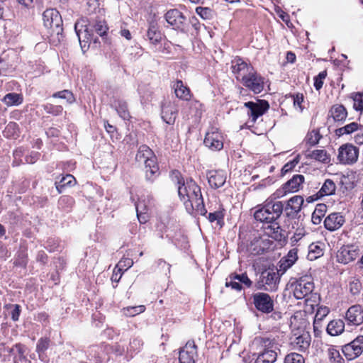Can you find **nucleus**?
Instances as JSON below:
<instances>
[{"instance_id": "nucleus-58", "label": "nucleus", "mask_w": 363, "mask_h": 363, "mask_svg": "<svg viewBox=\"0 0 363 363\" xmlns=\"http://www.w3.org/2000/svg\"><path fill=\"white\" fill-rule=\"evenodd\" d=\"M223 218V214L221 211H215L208 214V220L210 222L217 220L219 223Z\"/></svg>"}, {"instance_id": "nucleus-44", "label": "nucleus", "mask_w": 363, "mask_h": 363, "mask_svg": "<svg viewBox=\"0 0 363 363\" xmlns=\"http://www.w3.org/2000/svg\"><path fill=\"white\" fill-rule=\"evenodd\" d=\"M284 363H305V359L301 354L292 352L285 357Z\"/></svg>"}, {"instance_id": "nucleus-12", "label": "nucleus", "mask_w": 363, "mask_h": 363, "mask_svg": "<svg viewBox=\"0 0 363 363\" xmlns=\"http://www.w3.org/2000/svg\"><path fill=\"white\" fill-rule=\"evenodd\" d=\"M241 83L255 94L262 92L264 86V78L255 69H252Z\"/></svg>"}, {"instance_id": "nucleus-64", "label": "nucleus", "mask_w": 363, "mask_h": 363, "mask_svg": "<svg viewBox=\"0 0 363 363\" xmlns=\"http://www.w3.org/2000/svg\"><path fill=\"white\" fill-rule=\"evenodd\" d=\"M303 101V96L301 94H296V96L294 99V106H299L301 110H302V108H301V105Z\"/></svg>"}, {"instance_id": "nucleus-16", "label": "nucleus", "mask_w": 363, "mask_h": 363, "mask_svg": "<svg viewBox=\"0 0 363 363\" xmlns=\"http://www.w3.org/2000/svg\"><path fill=\"white\" fill-rule=\"evenodd\" d=\"M231 69L237 80L242 82L254 68L242 59L238 58L232 61Z\"/></svg>"}, {"instance_id": "nucleus-1", "label": "nucleus", "mask_w": 363, "mask_h": 363, "mask_svg": "<svg viewBox=\"0 0 363 363\" xmlns=\"http://www.w3.org/2000/svg\"><path fill=\"white\" fill-rule=\"evenodd\" d=\"M172 179L177 185L178 194L184 202L188 213L205 216L207 213L204 206L201 188L192 179L186 181L178 171H173Z\"/></svg>"}, {"instance_id": "nucleus-8", "label": "nucleus", "mask_w": 363, "mask_h": 363, "mask_svg": "<svg viewBox=\"0 0 363 363\" xmlns=\"http://www.w3.org/2000/svg\"><path fill=\"white\" fill-rule=\"evenodd\" d=\"M359 149L352 144H345L338 149L337 160L343 164H352L357 161Z\"/></svg>"}, {"instance_id": "nucleus-18", "label": "nucleus", "mask_w": 363, "mask_h": 363, "mask_svg": "<svg viewBox=\"0 0 363 363\" xmlns=\"http://www.w3.org/2000/svg\"><path fill=\"white\" fill-rule=\"evenodd\" d=\"M197 357V347L194 341H189L183 347L179 356L180 363H195Z\"/></svg>"}, {"instance_id": "nucleus-37", "label": "nucleus", "mask_w": 363, "mask_h": 363, "mask_svg": "<svg viewBox=\"0 0 363 363\" xmlns=\"http://www.w3.org/2000/svg\"><path fill=\"white\" fill-rule=\"evenodd\" d=\"M145 310V307L143 305L137 306H128L123 309V313L126 316L133 317L143 313Z\"/></svg>"}, {"instance_id": "nucleus-59", "label": "nucleus", "mask_w": 363, "mask_h": 363, "mask_svg": "<svg viewBox=\"0 0 363 363\" xmlns=\"http://www.w3.org/2000/svg\"><path fill=\"white\" fill-rule=\"evenodd\" d=\"M40 157V154L38 152H32L29 156H26V161L27 163L33 164L35 163Z\"/></svg>"}, {"instance_id": "nucleus-53", "label": "nucleus", "mask_w": 363, "mask_h": 363, "mask_svg": "<svg viewBox=\"0 0 363 363\" xmlns=\"http://www.w3.org/2000/svg\"><path fill=\"white\" fill-rule=\"evenodd\" d=\"M326 76V71H323L320 72L318 75L314 78V86L316 90L318 91L322 88L323 85V80L325 79Z\"/></svg>"}, {"instance_id": "nucleus-6", "label": "nucleus", "mask_w": 363, "mask_h": 363, "mask_svg": "<svg viewBox=\"0 0 363 363\" xmlns=\"http://www.w3.org/2000/svg\"><path fill=\"white\" fill-rule=\"evenodd\" d=\"M293 294L296 299H302L314 289V284L311 277L305 276L291 283Z\"/></svg>"}, {"instance_id": "nucleus-61", "label": "nucleus", "mask_w": 363, "mask_h": 363, "mask_svg": "<svg viewBox=\"0 0 363 363\" xmlns=\"http://www.w3.org/2000/svg\"><path fill=\"white\" fill-rule=\"evenodd\" d=\"M47 259H48V256L44 251L42 250V251L38 252L37 257H36V259L38 262H40L44 264L46 262Z\"/></svg>"}, {"instance_id": "nucleus-39", "label": "nucleus", "mask_w": 363, "mask_h": 363, "mask_svg": "<svg viewBox=\"0 0 363 363\" xmlns=\"http://www.w3.org/2000/svg\"><path fill=\"white\" fill-rule=\"evenodd\" d=\"M75 178L71 174H67L65 177H62L60 180V183L57 184V189L59 193L62 192V188L66 186H72L75 183Z\"/></svg>"}, {"instance_id": "nucleus-4", "label": "nucleus", "mask_w": 363, "mask_h": 363, "mask_svg": "<svg viewBox=\"0 0 363 363\" xmlns=\"http://www.w3.org/2000/svg\"><path fill=\"white\" fill-rule=\"evenodd\" d=\"M43 21L50 35L62 34V20L58 11L55 9L45 10L43 13Z\"/></svg>"}, {"instance_id": "nucleus-22", "label": "nucleus", "mask_w": 363, "mask_h": 363, "mask_svg": "<svg viewBox=\"0 0 363 363\" xmlns=\"http://www.w3.org/2000/svg\"><path fill=\"white\" fill-rule=\"evenodd\" d=\"M178 113L177 106L170 101L164 104L162 106L161 116L163 121L167 124H173Z\"/></svg>"}, {"instance_id": "nucleus-2", "label": "nucleus", "mask_w": 363, "mask_h": 363, "mask_svg": "<svg viewBox=\"0 0 363 363\" xmlns=\"http://www.w3.org/2000/svg\"><path fill=\"white\" fill-rule=\"evenodd\" d=\"M284 205L281 201H267L265 204L255 212V218L260 222L270 223L281 215Z\"/></svg>"}, {"instance_id": "nucleus-42", "label": "nucleus", "mask_w": 363, "mask_h": 363, "mask_svg": "<svg viewBox=\"0 0 363 363\" xmlns=\"http://www.w3.org/2000/svg\"><path fill=\"white\" fill-rule=\"evenodd\" d=\"M5 308L11 315L12 320L17 321L21 313L20 306L18 304H9L6 305Z\"/></svg>"}, {"instance_id": "nucleus-51", "label": "nucleus", "mask_w": 363, "mask_h": 363, "mask_svg": "<svg viewBox=\"0 0 363 363\" xmlns=\"http://www.w3.org/2000/svg\"><path fill=\"white\" fill-rule=\"evenodd\" d=\"M133 264V261L130 258H124L119 261L118 264L116 265V268H118V271L120 272L123 270L126 271L128 269L131 267Z\"/></svg>"}, {"instance_id": "nucleus-20", "label": "nucleus", "mask_w": 363, "mask_h": 363, "mask_svg": "<svg viewBox=\"0 0 363 363\" xmlns=\"http://www.w3.org/2000/svg\"><path fill=\"white\" fill-rule=\"evenodd\" d=\"M311 335L308 332L301 331L299 334L295 333L291 337V344L295 350L301 352L306 351L310 346Z\"/></svg>"}, {"instance_id": "nucleus-35", "label": "nucleus", "mask_w": 363, "mask_h": 363, "mask_svg": "<svg viewBox=\"0 0 363 363\" xmlns=\"http://www.w3.org/2000/svg\"><path fill=\"white\" fill-rule=\"evenodd\" d=\"M308 157L317 161L328 163L330 157L325 150H315L308 154Z\"/></svg>"}, {"instance_id": "nucleus-41", "label": "nucleus", "mask_w": 363, "mask_h": 363, "mask_svg": "<svg viewBox=\"0 0 363 363\" xmlns=\"http://www.w3.org/2000/svg\"><path fill=\"white\" fill-rule=\"evenodd\" d=\"M264 243V240L261 238L255 239L253 242H252L250 251L253 254H262L264 251L265 246H262V244Z\"/></svg>"}, {"instance_id": "nucleus-25", "label": "nucleus", "mask_w": 363, "mask_h": 363, "mask_svg": "<svg viewBox=\"0 0 363 363\" xmlns=\"http://www.w3.org/2000/svg\"><path fill=\"white\" fill-rule=\"evenodd\" d=\"M304 202L301 196H294L291 197L287 202L285 211L287 215L291 216L298 213L301 210Z\"/></svg>"}, {"instance_id": "nucleus-21", "label": "nucleus", "mask_w": 363, "mask_h": 363, "mask_svg": "<svg viewBox=\"0 0 363 363\" xmlns=\"http://www.w3.org/2000/svg\"><path fill=\"white\" fill-rule=\"evenodd\" d=\"M167 22L172 26L174 28L183 30L186 18L182 12L177 9H171L165 14Z\"/></svg>"}, {"instance_id": "nucleus-38", "label": "nucleus", "mask_w": 363, "mask_h": 363, "mask_svg": "<svg viewBox=\"0 0 363 363\" xmlns=\"http://www.w3.org/2000/svg\"><path fill=\"white\" fill-rule=\"evenodd\" d=\"M4 101L8 106L18 105L21 104L22 98L18 94L9 93L4 97Z\"/></svg>"}, {"instance_id": "nucleus-27", "label": "nucleus", "mask_w": 363, "mask_h": 363, "mask_svg": "<svg viewBox=\"0 0 363 363\" xmlns=\"http://www.w3.org/2000/svg\"><path fill=\"white\" fill-rule=\"evenodd\" d=\"M265 233L276 240L281 241L285 238V231L282 230L278 223L272 222L265 228Z\"/></svg>"}, {"instance_id": "nucleus-32", "label": "nucleus", "mask_w": 363, "mask_h": 363, "mask_svg": "<svg viewBox=\"0 0 363 363\" xmlns=\"http://www.w3.org/2000/svg\"><path fill=\"white\" fill-rule=\"evenodd\" d=\"M147 35L149 40L155 45L159 43L162 39V34L154 23H150Z\"/></svg>"}, {"instance_id": "nucleus-26", "label": "nucleus", "mask_w": 363, "mask_h": 363, "mask_svg": "<svg viewBox=\"0 0 363 363\" xmlns=\"http://www.w3.org/2000/svg\"><path fill=\"white\" fill-rule=\"evenodd\" d=\"M176 96L184 101H189L191 93L189 87L185 86L182 80H177L172 86Z\"/></svg>"}, {"instance_id": "nucleus-57", "label": "nucleus", "mask_w": 363, "mask_h": 363, "mask_svg": "<svg viewBox=\"0 0 363 363\" xmlns=\"http://www.w3.org/2000/svg\"><path fill=\"white\" fill-rule=\"evenodd\" d=\"M157 265L163 271L164 274L168 275L170 274L171 265L164 260L162 259H159L157 261Z\"/></svg>"}, {"instance_id": "nucleus-30", "label": "nucleus", "mask_w": 363, "mask_h": 363, "mask_svg": "<svg viewBox=\"0 0 363 363\" xmlns=\"http://www.w3.org/2000/svg\"><path fill=\"white\" fill-rule=\"evenodd\" d=\"M345 330V323L342 320H333L327 326V332L332 336H336L341 333Z\"/></svg>"}, {"instance_id": "nucleus-34", "label": "nucleus", "mask_w": 363, "mask_h": 363, "mask_svg": "<svg viewBox=\"0 0 363 363\" xmlns=\"http://www.w3.org/2000/svg\"><path fill=\"white\" fill-rule=\"evenodd\" d=\"M336 185L332 179H326L318 191L320 196H330L335 193Z\"/></svg>"}, {"instance_id": "nucleus-10", "label": "nucleus", "mask_w": 363, "mask_h": 363, "mask_svg": "<svg viewBox=\"0 0 363 363\" xmlns=\"http://www.w3.org/2000/svg\"><path fill=\"white\" fill-rule=\"evenodd\" d=\"M253 304L256 309L264 313H269L274 309V301L266 293L258 292L252 295Z\"/></svg>"}, {"instance_id": "nucleus-14", "label": "nucleus", "mask_w": 363, "mask_h": 363, "mask_svg": "<svg viewBox=\"0 0 363 363\" xmlns=\"http://www.w3.org/2000/svg\"><path fill=\"white\" fill-rule=\"evenodd\" d=\"M84 26L80 24V22H77L74 25V29L78 36L81 48L83 52H85L89 48L91 41L96 43V39L94 38L91 30L85 26V28L82 30L79 27L82 28Z\"/></svg>"}, {"instance_id": "nucleus-49", "label": "nucleus", "mask_w": 363, "mask_h": 363, "mask_svg": "<svg viewBox=\"0 0 363 363\" xmlns=\"http://www.w3.org/2000/svg\"><path fill=\"white\" fill-rule=\"evenodd\" d=\"M362 284L359 280L355 277H352L350 281V291L353 295H356L360 292Z\"/></svg>"}, {"instance_id": "nucleus-47", "label": "nucleus", "mask_w": 363, "mask_h": 363, "mask_svg": "<svg viewBox=\"0 0 363 363\" xmlns=\"http://www.w3.org/2000/svg\"><path fill=\"white\" fill-rule=\"evenodd\" d=\"M321 136L318 130H312L306 135V140L311 145H315L318 143Z\"/></svg>"}, {"instance_id": "nucleus-50", "label": "nucleus", "mask_w": 363, "mask_h": 363, "mask_svg": "<svg viewBox=\"0 0 363 363\" xmlns=\"http://www.w3.org/2000/svg\"><path fill=\"white\" fill-rule=\"evenodd\" d=\"M231 279L238 280L240 283L245 284L247 287H250L252 286V281L248 278L245 273L242 274H232L230 276Z\"/></svg>"}, {"instance_id": "nucleus-15", "label": "nucleus", "mask_w": 363, "mask_h": 363, "mask_svg": "<svg viewBox=\"0 0 363 363\" xmlns=\"http://www.w3.org/2000/svg\"><path fill=\"white\" fill-rule=\"evenodd\" d=\"M305 178L301 174H295L293 177L286 182L281 187L277 190V196H283L289 193L297 192L301 187Z\"/></svg>"}, {"instance_id": "nucleus-52", "label": "nucleus", "mask_w": 363, "mask_h": 363, "mask_svg": "<svg viewBox=\"0 0 363 363\" xmlns=\"http://www.w3.org/2000/svg\"><path fill=\"white\" fill-rule=\"evenodd\" d=\"M299 162L298 157H296L294 160L288 162L286 164L284 165V167L281 168V174L285 175L290 171H291Z\"/></svg>"}, {"instance_id": "nucleus-31", "label": "nucleus", "mask_w": 363, "mask_h": 363, "mask_svg": "<svg viewBox=\"0 0 363 363\" xmlns=\"http://www.w3.org/2000/svg\"><path fill=\"white\" fill-rule=\"evenodd\" d=\"M112 106L122 118L126 120L130 118L126 101L123 99H117L113 101Z\"/></svg>"}, {"instance_id": "nucleus-48", "label": "nucleus", "mask_w": 363, "mask_h": 363, "mask_svg": "<svg viewBox=\"0 0 363 363\" xmlns=\"http://www.w3.org/2000/svg\"><path fill=\"white\" fill-rule=\"evenodd\" d=\"M322 255V249L318 245L313 243L309 246L308 257L311 259H316Z\"/></svg>"}, {"instance_id": "nucleus-40", "label": "nucleus", "mask_w": 363, "mask_h": 363, "mask_svg": "<svg viewBox=\"0 0 363 363\" xmlns=\"http://www.w3.org/2000/svg\"><path fill=\"white\" fill-rule=\"evenodd\" d=\"M52 97L65 99L69 104H72L74 101L73 94L67 89L54 93Z\"/></svg>"}, {"instance_id": "nucleus-5", "label": "nucleus", "mask_w": 363, "mask_h": 363, "mask_svg": "<svg viewBox=\"0 0 363 363\" xmlns=\"http://www.w3.org/2000/svg\"><path fill=\"white\" fill-rule=\"evenodd\" d=\"M247 108V114L249 116L248 123L254 124L257 119L264 115L269 108L268 101L257 99L255 101H248L244 104Z\"/></svg>"}, {"instance_id": "nucleus-17", "label": "nucleus", "mask_w": 363, "mask_h": 363, "mask_svg": "<svg viewBox=\"0 0 363 363\" xmlns=\"http://www.w3.org/2000/svg\"><path fill=\"white\" fill-rule=\"evenodd\" d=\"M345 318L349 325H360L363 323V307L359 304L350 306L346 311Z\"/></svg>"}, {"instance_id": "nucleus-24", "label": "nucleus", "mask_w": 363, "mask_h": 363, "mask_svg": "<svg viewBox=\"0 0 363 363\" xmlns=\"http://www.w3.org/2000/svg\"><path fill=\"white\" fill-rule=\"evenodd\" d=\"M208 176L210 186L215 189L223 186L226 182V174L221 170L211 171Z\"/></svg>"}, {"instance_id": "nucleus-54", "label": "nucleus", "mask_w": 363, "mask_h": 363, "mask_svg": "<svg viewBox=\"0 0 363 363\" xmlns=\"http://www.w3.org/2000/svg\"><path fill=\"white\" fill-rule=\"evenodd\" d=\"M141 203H138L135 205V208L137 211V216L138 218L141 223H145L147 220L148 216L147 214V212H143L142 210H140L141 208Z\"/></svg>"}, {"instance_id": "nucleus-7", "label": "nucleus", "mask_w": 363, "mask_h": 363, "mask_svg": "<svg viewBox=\"0 0 363 363\" xmlns=\"http://www.w3.org/2000/svg\"><path fill=\"white\" fill-rule=\"evenodd\" d=\"M279 280L278 272L274 270H264L262 272L256 287L260 290L275 291L277 289Z\"/></svg>"}, {"instance_id": "nucleus-63", "label": "nucleus", "mask_w": 363, "mask_h": 363, "mask_svg": "<svg viewBox=\"0 0 363 363\" xmlns=\"http://www.w3.org/2000/svg\"><path fill=\"white\" fill-rule=\"evenodd\" d=\"M232 279L230 281H227L225 285L226 286H231L232 289H235L237 291H240L242 289L241 284L239 282L234 281Z\"/></svg>"}, {"instance_id": "nucleus-60", "label": "nucleus", "mask_w": 363, "mask_h": 363, "mask_svg": "<svg viewBox=\"0 0 363 363\" xmlns=\"http://www.w3.org/2000/svg\"><path fill=\"white\" fill-rule=\"evenodd\" d=\"M321 216H322V215L318 213V209H315L312 214V217H311L312 222L315 225L319 224L322 220Z\"/></svg>"}, {"instance_id": "nucleus-55", "label": "nucleus", "mask_w": 363, "mask_h": 363, "mask_svg": "<svg viewBox=\"0 0 363 363\" xmlns=\"http://www.w3.org/2000/svg\"><path fill=\"white\" fill-rule=\"evenodd\" d=\"M196 13L203 19H208L211 17V10L207 7H197Z\"/></svg>"}, {"instance_id": "nucleus-19", "label": "nucleus", "mask_w": 363, "mask_h": 363, "mask_svg": "<svg viewBox=\"0 0 363 363\" xmlns=\"http://www.w3.org/2000/svg\"><path fill=\"white\" fill-rule=\"evenodd\" d=\"M359 255L354 246H343L337 252L336 259L340 263L346 264L354 260Z\"/></svg>"}, {"instance_id": "nucleus-29", "label": "nucleus", "mask_w": 363, "mask_h": 363, "mask_svg": "<svg viewBox=\"0 0 363 363\" xmlns=\"http://www.w3.org/2000/svg\"><path fill=\"white\" fill-rule=\"evenodd\" d=\"M297 259V252L296 249L291 250L287 255L280 260V271L286 272L290 268Z\"/></svg>"}, {"instance_id": "nucleus-62", "label": "nucleus", "mask_w": 363, "mask_h": 363, "mask_svg": "<svg viewBox=\"0 0 363 363\" xmlns=\"http://www.w3.org/2000/svg\"><path fill=\"white\" fill-rule=\"evenodd\" d=\"M49 113H53V114H55V115H58L60 114V113H62V107L61 106H52V105H50V108L49 110L48 111Z\"/></svg>"}, {"instance_id": "nucleus-13", "label": "nucleus", "mask_w": 363, "mask_h": 363, "mask_svg": "<svg viewBox=\"0 0 363 363\" xmlns=\"http://www.w3.org/2000/svg\"><path fill=\"white\" fill-rule=\"evenodd\" d=\"M342 351L348 360L358 357L363 352V336L359 335L350 343L344 345Z\"/></svg>"}, {"instance_id": "nucleus-9", "label": "nucleus", "mask_w": 363, "mask_h": 363, "mask_svg": "<svg viewBox=\"0 0 363 363\" xmlns=\"http://www.w3.org/2000/svg\"><path fill=\"white\" fill-rule=\"evenodd\" d=\"M257 341L264 350L259 354L257 358H262V360L265 359L268 362H275L277 358V350H278L277 344L269 338H259Z\"/></svg>"}, {"instance_id": "nucleus-28", "label": "nucleus", "mask_w": 363, "mask_h": 363, "mask_svg": "<svg viewBox=\"0 0 363 363\" xmlns=\"http://www.w3.org/2000/svg\"><path fill=\"white\" fill-rule=\"evenodd\" d=\"M330 115L335 122H343L347 116V112L342 105L335 104L331 107Z\"/></svg>"}, {"instance_id": "nucleus-46", "label": "nucleus", "mask_w": 363, "mask_h": 363, "mask_svg": "<svg viewBox=\"0 0 363 363\" xmlns=\"http://www.w3.org/2000/svg\"><path fill=\"white\" fill-rule=\"evenodd\" d=\"M94 31L100 36L104 37L108 30V27L104 21H98L92 26Z\"/></svg>"}, {"instance_id": "nucleus-45", "label": "nucleus", "mask_w": 363, "mask_h": 363, "mask_svg": "<svg viewBox=\"0 0 363 363\" xmlns=\"http://www.w3.org/2000/svg\"><path fill=\"white\" fill-rule=\"evenodd\" d=\"M353 107L356 111H363V93H354L352 94Z\"/></svg>"}, {"instance_id": "nucleus-56", "label": "nucleus", "mask_w": 363, "mask_h": 363, "mask_svg": "<svg viewBox=\"0 0 363 363\" xmlns=\"http://www.w3.org/2000/svg\"><path fill=\"white\" fill-rule=\"evenodd\" d=\"M329 313V309L327 307H320L315 316V325L318 320H322Z\"/></svg>"}, {"instance_id": "nucleus-43", "label": "nucleus", "mask_w": 363, "mask_h": 363, "mask_svg": "<svg viewBox=\"0 0 363 363\" xmlns=\"http://www.w3.org/2000/svg\"><path fill=\"white\" fill-rule=\"evenodd\" d=\"M50 345V340L48 338H40L36 346V351L39 354L40 359L42 358V355L44 352L48 348Z\"/></svg>"}, {"instance_id": "nucleus-36", "label": "nucleus", "mask_w": 363, "mask_h": 363, "mask_svg": "<svg viewBox=\"0 0 363 363\" xmlns=\"http://www.w3.org/2000/svg\"><path fill=\"white\" fill-rule=\"evenodd\" d=\"M328 356L330 363H344L345 360L340 351L334 346H330L328 349Z\"/></svg>"}, {"instance_id": "nucleus-3", "label": "nucleus", "mask_w": 363, "mask_h": 363, "mask_svg": "<svg viewBox=\"0 0 363 363\" xmlns=\"http://www.w3.org/2000/svg\"><path fill=\"white\" fill-rule=\"evenodd\" d=\"M135 160L139 164L145 165L147 179L151 180L153 175L158 172L159 167L156 163L155 157L148 146L143 145L139 147Z\"/></svg>"}, {"instance_id": "nucleus-33", "label": "nucleus", "mask_w": 363, "mask_h": 363, "mask_svg": "<svg viewBox=\"0 0 363 363\" xmlns=\"http://www.w3.org/2000/svg\"><path fill=\"white\" fill-rule=\"evenodd\" d=\"M360 127H362L361 125L358 124L356 122H352L350 124H347L342 128H337L335 130V135L340 137L343 135H349L352 133L353 132L357 130Z\"/></svg>"}, {"instance_id": "nucleus-11", "label": "nucleus", "mask_w": 363, "mask_h": 363, "mask_svg": "<svg viewBox=\"0 0 363 363\" xmlns=\"http://www.w3.org/2000/svg\"><path fill=\"white\" fill-rule=\"evenodd\" d=\"M204 145L213 151L220 150L223 147V138L216 128L211 127L206 134Z\"/></svg>"}, {"instance_id": "nucleus-23", "label": "nucleus", "mask_w": 363, "mask_h": 363, "mask_svg": "<svg viewBox=\"0 0 363 363\" xmlns=\"http://www.w3.org/2000/svg\"><path fill=\"white\" fill-rule=\"evenodd\" d=\"M345 223V218L339 213H333L328 215L325 220L324 225L326 229L334 231L339 229Z\"/></svg>"}]
</instances>
